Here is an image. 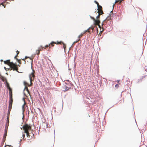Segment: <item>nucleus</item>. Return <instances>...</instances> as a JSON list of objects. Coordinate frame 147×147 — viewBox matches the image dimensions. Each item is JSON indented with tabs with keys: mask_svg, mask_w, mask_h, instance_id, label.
Returning <instances> with one entry per match:
<instances>
[{
	"mask_svg": "<svg viewBox=\"0 0 147 147\" xmlns=\"http://www.w3.org/2000/svg\"><path fill=\"white\" fill-rule=\"evenodd\" d=\"M87 32H90V30H89V29L88 28L87 30L84 31V32H83V33H84V34H85V33H86Z\"/></svg>",
	"mask_w": 147,
	"mask_h": 147,
	"instance_id": "a211bd4d",
	"label": "nucleus"
},
{
	"mask_svg": "<svg viewBox=\"0 0 147 147\" xmlns=\"http://www.w3.org/2000/svg\"><path fill=\"white\" fill-rule=\"evenodd\" d=\"M56 43L55 42L53 41L49 45V49H50L51 47L54 46V44Z\"/></svg>",
	"mask_w": 147,
	"mask_h": 147,
	"instance_id": "6e6552de",
	"label": "nucleus"
},
{
	"mask_svg": "<svg viewBox=\"0 0 147 147\" xmlns=\"http://www.w3.org/2000/svg\"><path fill=\"white\" fill-rule=\"evenodd\" d=\"M13 102V100L12 96L9 97V104L11 103V104L12 105V103Z\"/></svg>",
	"mask_w": 147,
	"mask_h": 147,
	"instance_id": "1a4fd4ad",
	"label": "nucleus"
},
{
	"mask_svg": "<svg viewBox=\"0 0 147 147\" xmlns=\"http://www.w3.org/2000/svg\"><path fill=\"white\" fill-rule=\"evenodd\" d=\"M109 19H108V18H107L105 20H104V21L102 22V24H104V23H105V21L106 20H108Z\"/></svg>",
	"mask_w": 147,
	"mask_h": 147,
	"instance_id": "a878e982",
	"label": "nucleus"
},
{
	"mask_svg": "<svg viewBox=\"0 0 147 147\" xmlns=\"http://www.w3.org/2000/svg\"><path fill=\"white\" fill-rule=\"evenodd\" d=\"M16 52H17V55L15 57V59H16V60L18 61V62H19L20 63H21V60H19L16 57H18V54H19V51H18V50L16 51Z\"/></svg>",
	"mask_w": 147,
	"mask_h": 147,
	"instance_id": "0eeeda50",
	"label": "nucleus"
},
{
	"mask_svg": "<svg viewBox=\"0 0 147 147\" xmlns=\"http://www.w3.org/2000/svg\"><path fill=\"white\" fill-rule=\"evenodd\" d=\"M4 64L7 65L10 67L11 68L10 70L13 69V71H16L18 72V65H16L13 62H11L10 60H7L4 61Z\"/></svg>",
	"mask_w": 147,
	"mask_h": 147,
	"instance_id": "7ed1b4c3",
	"label": "nucleus"
},
{
	"mask_svg": "<svg viewBox=\"0 0 147 147\" xmlns=\"http://www.w3.org/2000/svg\"><path fill=\"white\" fill-rule=\"evenodd\" d=\"M22 137H23V139L25 137V134H24V133H23Z\"/></svg>",
	"mask_w": 147,
	"mask_h": 147,
	"instance_id": "cd10ccee",
	"label": "nucleus"
},
{
	"mask_svg": "<svg viewBox=\"0 0 147 147\" xmlns=\"http://www.w3.org/2000/svg\"><path fill=\"white\" fill-rule=\"evenodd\" d=\"M84 34V33H81L78 36V38H81V37L83 36V34Z\"/></svg>",
	"mask_w": 147,
	"mask_h": 147,
	"instance_id": "dca6fc26",
	"label": "nucleus"
},
{
	"mask_svg": "<svg viewBox=\"0 0 147 147\" xmlns=\"http://www.w3.org/2000/svg\"><path fill=\"white\" fill-rule=\"evenodd\" d=\"M4 68L6 70V69L5 68V67H4Z\"/></svg>",
	"mask_w": 147,
	"mask_h": 147,
	"instance_id": "f704fd0d",
	"label": "nucleus"
},
{
	"mask_svg": "<svg viewBox=\"0 0 147 147\" xmlns=\"http://www.w3.org/2000/svg\"><path fill=\"white\" fill-rule=\"evenodd\" d=\"M80 40V39H78V41H76V42H74V43H76V42H78Z\"/></svg>",
	"mask_w": 147,
	"mask_h": 147,
	"instance_id": "c756f323",
	"label": "nucleus"
},
{
	"mask_svg": "<svg viewBox=\"0 0 147 147\" xmlns=\"http://www.w3.org/2000/svg\"><path fill=\"white\" fill-rule=\"evenodd\" d=\"M35 71L33 69H32V72L30 75L29 78L31 83V85L32 84V81L34 80L35 77Z\"/></svg>",
	"mask_w": 147,
	"mask_h": 147,
	"instance_id": "39448f33",
	"label": "nucleus"
},
{
	"mask_svg": "<svg viewBox=\"0 0 147 147\" xmlns=\"http://www.w3.org/2000/svg\"><path fill=\"white\" fill-rule=\"evenodd\" d=\"M3 61V60L1 59V62Z\"/></svg>",
	"mask_w": 147,
	"mask_h": 147,
	"instance_id": "2f4dec72",
	"label": "nucleus"
},
{
	"mask_svg": "<svg viewBox=\"0 0 147 147\" xmlns=\"http://www.w3.org/2000/svg\"><path fill=\"white\" fill-rule=\"evenodd\" d=\"M88 28L90 30V29H92V30H93L94 29V27L93 26H92L90 27H89Z\"/></svg>",
	"mask_w": 147,
	"mask_h": 147,
	"instance_id": "b1692460",
	"label": "nucleus"
},
{
	"mask_svg": "<svg viewBox=\"0 0 147 147\" xmlns=\"http://www.w3.org/2000/svg\"><path fill=\"white\" fill-rule=\"evenodd\" d=\"M9 96H12V89L11 88H9Z\"/></svg>",
	"mask_w": 147,
	"mask_h": 147,
	"instance_id": "9d476101",
	"label": "nucleus"
},
{
	"mask_svg": "<svg viewBox=\"0 0 147 147\" xmlns=\"http://www.w3.org/2000/svg\"><path fill=\"white\" fill-rule=\"evenodd\" d=\"M96 28L97 30H98L97 28V27H96ZM97 30L98 31V30Z\"/></svg>",
	"mask_w": 147,
	"mask_h": 147,
	"instance_id": "473e14b6",
	"label": "nucleus"
},
{
	"mask_svg": "<svg viewBox=\"0 0 147 147\" xmlns=\"http://www.w3.org/2000/svg\"><path fill=\"white\" fill-rule=\"evenodd\" d=\"M43 49V48L42 46H40L38 48V49L40 51H42Z\"/></svg>",
	"mask_w": 147,
	"mask_h": 147,
	"instance_id": "aec40b11",
	"label": "nucleus"
},
{
	"mask_svg": "<svg viewBox=\"0 0 147 147\" xmlns=\"http://www.w3.org/2000/svg\"><path fill=\"white\" fill-rule=\"evenodd\" d=\"M63 44V48L64 50H65V48H66V45L63 42V44Z\"/></svg>",
	"mask_w": 147,
	"mask_h": 147,
	"instance_id": "412c9836",
	"label": "nucleus"
},
{
	"mask_svg": "<svg viewBox=\"0 0 147 147\" xmlns=\"http://www.w3.org/2000/svg\"><path fill=\"white\" fill-rule=\"evenodd\" d=\"M40 51L38 49L36 50V53L37 55H38L40 53Z\"/></svg>",
	"mask_w": 147,
	"mask_h": 147,
	"instance_id": "f3484780",
	"label": "nucleus"
},
{
	"mask_svg": "<svg viewBox=\"0 0 147 147\" xmlns=\"http://www.w3.org/2000/svg\"><path fill=\"white\" fill-rule=\"evenodd\" d=\"M12 104H11V103L9 104L8 107V112H10V111L12 108Z\"/></svg>",
	"mask_w": 147,
	"mask_h": 147,
	"instance_id": "9b49d317",
	"label": "nucleus"
},
{
	"mask_svg": "<svg viewBox=\"0 0 147 147\" xmlns=\"http://www.w3.org/2000/svg\"><path fill=\"white\" fill-rule=\"evenodd\" d=\"M24 105H25V104H24V105L22 106V108H24Z\"/></svg>",
	"mask_w": 147,
	"mask_h": 147,
	"instance_id": "7c9ffc66",
	"label": "nucleus"
},
{
	"mask_svg": "<svg viewBox=\"0 0 147 147\" xmlns=\"http://www.w3.org/2000/svg\"><path fill=\"white\" fill-rule=\"evenodd\" d=\"M4 64L7 65L10 67L11 68L10 70L13 69V71H16L18 72V65H16L13 62H11L10 60H7L4 61Z\"/></svg>",
	"mask_w": 147,
	"mask_h": 147,
	"instance_id": "20e7f679",
	"label": "nucleus"
},
{
	"mask_svg": "<svg viewBox=\"0 0 147 147\" xmlns=\"http://www.w3.org/2000/svg\"><path fill=\"white\" fill-rule=\"evenodd\" d=\"M7 87L9 90V88H11L9 86V85L8 84H7Z\"/></svg>",
	"mask_w": 147,
	"mask_h": 147,
	"instance_id": "393cba45",
	"label": "nucleus"
},
{
	"mask_svg": "<svg viewBox=\"0 0 147 147\" xmlns=\"http://www.w3.org/2000/svg\"><path fill=\"white\" fill-rule=\"evenodd\" d=\"M115 87L117 88H118L119 87V85L118 84H116L115 85Z\"/></svg>",
	"mask_w": 147,
	"mask_h": 147,
	"instance_id": "bb28decb",
	"label": "nucleus"
},
{
	"mask_svg": "<svg viewBox=\"0 0 147 147\" xmlns=\"http://www.w3.org/2000/svg\"><path fill=\"white\" fill-rule=\"evenodd\" d=\"M114 5H115V4H114L113 5V7L114 6Z\"/></svg>",
	"mask_w": 147,
	"mask_h": 147,
	"instance_id": "72a5a7b5",
	"label": "nucleus"
},
{
	"mask_svg": "<svg viewBox=\"0 0 147 147\" xmlns=\"http://www.w3.org/2000/svg\"><path fill=\"white\" fill-rule=\"evenodd\" d=\"M94 2H95L96 4H97V7H98V6H100V5H99V4L98 3L97 1H94Z\"/></svg>",
	"mask_w": 147,
	"mask_h": 147,
	"instance_id": "4be33fe9",
	"label": "nucleus"
},
{
	"mask_svg": "<svg viewBox=\"0 0 147 147\" xmlns=\"http://www.w3.org/2000/svg\"><path fill=\"white\" fill-rule=\"evenodd\" d=\"M28 58H29L30 60H32V59L34 58V57H26L25 58V59H22V60L25 61V59H27Z\"/></svg>",
	"mask_w": 147,
	"mask_h": 147,
	"instance_id": "f8f14e48",
	"label": "nucleus"
},
{
	"mask_svg": "<svg viewBox=\"0 0 147 147\" xmlns=\"http://www.w3.org/2000/svg\"><path fill=\"white\" fill-rule=\"evenodd\" d=\"M31 126L27 124H24L22 126L23 129L24 131V133L26 134V136L28 140H30L34 136L33 134L29 132V131L31 130Z\"/></svg>",
	"mask_w": 147,
	"mask_h": 147,
	"instance_id": "f03ea898",
	"label": "nucleus"
},
{
	"mask_svg": "<svg viewBox=\"0 0 147 147\" xmlns=\"http://www.w3.org/2000/svg\"><path fill=\"white\" fill-rule=\"evenodd\" d=\"M26 90L28 92V93H29V94L30 93L28 89V87L26 86H25V87L24 90Z\"/></svg>",
	"mask_w": 147,
	"mask_h": 147,
	"instance_id": "2eb2a0df",
	"label": "nucleus"
},
{
	"mask_svg": "<svg viewBox=\"0 0 147 147\" xmlns=\"http://www.w3.org/2000/svg\"><path fill=\"white\" fill-rule=\"evenodd\" d=\"M56 42V43H55V44H60L61 45L62 44H63V42L62 41H61L60 42L57 41V42Z\"/></svg>",
	"mask_w": 147,
	"mask_h": 147,
	"instance_id": "4468645a",
	"label": "nucleus"
},
{
	"mask_svg": "<svg viewBox=\"0 0 147 147\" xmlns=\"http://www.w3.org/2000/svg\"><path fill=\"white\" fill-rule=\"evenodd\" d=\"M24 84L25 86L28 85V86H30V85L26 82H24ZM30 86H31V85H30Z\"/></svg>",
	"mask_w": 147,
	"mask_h": 147,
	"instance_id": "6ab92c4d",
	"label": "nucleus"
},
{
	"mask_svg": "<svg viewBox=\"0 0 147 147\" xmlns=\"http://www.w3.org/2000/svg\"><path fill=\"white\" fill-rule=\"evenodd\" d=\"M5 134L3 135V140L4 142H5V138H6V136H7V129L6 130L5 129Z\"/></svg>",
	"mask_w": 147,
	"mask_h": 147,
	"instance_id": "423d86ee",
	"label": "nucleus"
},
{
	"mask_svg": "<svg viewBox=\"0 0 147 147\" xmlns=\"http://www.w3.org/2000/svg\"><path fill=\"white\" fill-rule=\"evenodd\" d=\"M97 15H96V14H94H94H93V16H96Z\"/></svg>",
	"mask_w": 147,
	"mask_h": 147,
	"instance_id": "c85d7f7f",
	"label": "nucleus"
},
{
	"mask_svg": "<svg viewBox=\"0 0 147 147\" xmlns=\"http://www.w3.org/2000/svg\"><path fill=\"white\" fill-rule=\"evenodd\" d=\"M6 3V4H7V3H8V2H7V1H6V2H5V1L3 2H2V3H0V5H2L3 6H4V8H5V5L4 4H3V3Z\"/></svg>",
	"mask_w": 147,
	"mask_h": 147,
	"instance_id": "ddd939ff",
	"label": "nucleus"
},
{
	"mask_svg": "<svg viewBox=\"0 0 147 147\" xmlns=\"http://www.w3.org/2000/svg\"><path fill=\"white\" fill-rule=\"evenodd\" d=\"M49 47V45H46L45 47H43V48L46 49V48Z\"/></svg>",
	"mask_w": 147,
	"mask_h": 147,
	"instance_id": "5701e85b",
	"label": "nucleus"
},
{
	"mask_svg": "<svg viewBox=\"0 0 147 147\" xmlns=\"http://www.w3.org/2000/svg\"><path fill=\"white\" fill-rule=\"evenodd\" d=\"M98 11H95L94 14H96V15H98L96 16V19L92 16H90V18L92 19L94 21V24L95 25H98V26L99 27L101 28V26L100 25V16L101 15H102L104 13L102 9V7L100 5L98 7Z\"/></svg>",
	"mask_w": 147,
	"mask_h": 147,
	"instance_id": "f257e3e1",
	"label": "nucleus"
}]
</instances>
